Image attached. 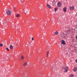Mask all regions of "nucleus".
Segmentation results:
<instances>
[{
  "instance_id": "1",
  "label": "nucleus",
  "mask_w": 77,
  "mask_h": 77,
  "mask_svg": "<svg viewBox=\"0 0 77 77\" xmlns=\"http://www.w3.org/2000/svg\"><path fill=\"white\" fill-rule=\"evenodd\" d=\"M6 14L8 15H10L11 14V11L10 10H7L6 11Z\"/></svg>"
},
{
  "instance_id": "2",
  "label": "nucleus",
  "mask_w": 77,
  "mask_h": 77,
  "mask_svg": "<svg viewBox=\"0 0 77 77\" xmlns=\"http://www.w3.org/2000/svg\"><path fill=\"white\" fill-rule=\"evenodd\" d=\"M57 6L59 8L60 7V6H62V4L61 3V2H58L57 4Z\"/></svg>"
},
{
  "instance_id": "3",
  "label": "nucleus",
  "mask_w": 77,
  "mask_h": 77,
  "mask_svg": "<svg viewBox=\"0 0 77 77\" xmlns=\"http://www.w3.org/2000/svg\"><path fill=\"white\" fill-rule=\"evenodd\" d=\"M68 66L65 67L64 69V72H66L68 71Z\"/></svg>"
},
{
  "instance_id": "4",
  "label": "nucleus",
  "mask_w": 77,
  "mask_h": 77,
  "mask_svg": "<svg viewBox=\"0 0 77 77\" xmlns=\"http://www.w3.org/2000/svg\"><path fill=\"white\" fill-rule=\"evenodd\" d=\"M60 36V38L61 39H62V38H65V35H64V33L61 35Z\"/></svg>"
},
{
  "instance_id": "5",
  "label": "nucleus",
  "mask_w": 77,
  "mask_h": 77,
  "mask_svg": "<svg viewBox=\"0 0 77 77\" xmlns=\"http://www.w3.org/2000/svg\"><path fill=\"white\" fill-rule=\"evenodd\" d=\"M28 12H29V10L28 9H26L25 10V11H24V13L25 14H28Z\"/></svg>"
},
{
  "instance_id": "6",
  "label": "nucleus",
  "mask_w": 77,
  "mask_h": 77,
  "mask_svg": "<svg viewBox=\"0 0 77 77\" xmlns=\"http://www.w3.org/2000/svg\"><path fill=\"white\" fill-rule=\"evenodd\" d=\"M61 43L62 44H63V45H65V44L66 43H65V41L63 40H62L61 41Z\"/></svg>"
},
{
  "instance_id": "7",
  "label": "nucleus",
  "mask_w": 77,
  "mask_h": 77,
  "mask_svg": "<svg viewBox=\"0 0 77 77\" xmlns=\"http://www.w3.org/2000/svg\"><path fill=\"white\" fill-rule=\"evenodd\" d=\"M74 6L70 7V11H73V10H74Z\"/></svg>"
},
{
  "instance_id": "8",
  "label": "nucleus",
  "mask_w": 77,
  "mask_h": 77,
  "mask_svg": "<svg viewBox=\"0 0 77 77\" xmlns=\"http://www.w3.org/2000/svg\"><path fill=\"white\" fill-rule=\"evenodd\" d=\"M73 71L74 72H75L77 71V67H75L73 69Z\"/></svg>"
},
{
  "instance_id": "9",
  "label": "nucleus",
  "mask_w": 77,
  "mask_h": 77,
  "mask_svg": "<svg viewBox=\"0 0 77 77\" xmlns=\"http://www.w3.org/2000/svg\"><path fill=\"white\" fill-rule=\"evenodd\" d=\"M66 7L63 8V11L65 12H66Z\"/></svg>"
},
{
  "instance_id": "10",
  "label": "nucleus",
  "mask_w": 77,
  "mask_h": 77,
  "mask_svg": "<svg viewBox=\"0 0 77 77\" xmlns=\"http://www.w3.org/2000/svg\"><path fill=\"white\" fill-rule=\"evenodd\" d=\"M46 6H47V7H48L49 9H51V6H50V5L48 4H47Z\"/></svg>"
},
{
  "instance_id": "11",
  "label": "nucleus",
  "mask_w": 77,
  "mask_h": 77,
  "mask_svg": "<svg viewBox=\"0 0 77 77\" xmlns=\"http://www.w3.org/2000/svg\"><path fill=\"white\" fill-rule=\"evenodd\" d=\"M27 64V62H25L23 63V66H26V65Z\"/></svg>"
},
{
  "instance_id": "12",
  "label": "nucleus",
  "mask_w": 77,
  "mask_h": 77,
  "mask_svg": "<svg viewBox=\"0 0 77 77\" xmlns=\"http://www.w3.org/2000/svg\"><path fill=\"white\" fill-rule=\"evenodd\" d=\"M3 26H6V24L7 23H6V22H3Z\"/></svg>"
},
{
  "instance_id": "13",
  "label": "nucleus",
  "mask_w": 77,
  "mask_h": 77,
  "mask_svg": "<svg viewBox=\"0 0 77 77\" xmlns=\"http://www.w3.org/2000/svg\"><path fill=\"white\" fill-rule=\"evenodd\" d=\"M10 48L11 50L13 49V46H12V45H10Z\"/></svg>"
},
{
  "instance_id": "14",
  "label": "nucleus",
  "mask_w": 77,
  "mask_h": 77,
  "mask_svg": "<svg viewBox=\"0 0 77 77\" xmlns=\"http://www.w3.org/2000/svg\"><path fill=\"white\" fill-rule=\"evenodd\" d=\"M54 33L55 35H58V34L59 33V32L57 31H56Z\"/></svg>"
},
{
  "instance_id": "15",
  "label": "nucleus",
  "mask_w": 77,
  "mask_h": 77,
  "mask_svg": "<svg viewBox=\"0 0 77 77\" xmlns=\"http://www.w3.org/2000/svg\"><path fill=\"white\" fill-rule=\"evenodd\" d=\"M16 17H20V14H17L16 15Z\"/></svg>"
},
{
  "instance_id": "16",
  "label": "nucleus",
  "mask_w": 77,
  "mask_h": 77,
  "mask_svg": "<svg viewBox=\"0 0 77 77\" xmlns=\"http://www.w3.org/2000/svg\"><path fill=\"white\" fill-rule=\"evenodd\" d=\"M21 58L22 60H23V59H24V56H23V55H22L21 57Z\"/></svg>"
},
{
  "instance_id": "17",
  "label": "nucleus",
  "mask_w": 77,
  "mask_h": 77,
  "mask_svg": "<svg viewBox=\"0 0 77 77\" xmlns=\"http://www.w3.org/2000/svg\"><path fill=\"white\" fill-rule=\"evenodd\" d=\"M19 3H23V0H20L19 1Z\"/></svg>"
},
{
  "instance_id": "18",
  "label": "nucleus",
  "mask_w": 77,
  "mask_h": 77,
  "mask_svg": "<svg viewBox=\"0 0 77 77\" xmlns=\"http://www.w3.org/2000/svg\"><path fill=\"white\" fill-rule=\"evenodd\" d=\"M73 76H74V75L72 74H70L69 75V77H72Z\"/></svg>"
},
{
  "instance_id": "19",
  "label": "nucleus",
  "mask_w": 77,
  "mask_h": 77,
  "mask_svg": "<svg viewBox=\"0 0 77 77\" xmlns=\"http://www.w3.org/2000/svg\"><path fill=\"white\" fill-rule=\"evenodd\" d=\"M48 54H49V52H48V51L46 55V57H48Z\"/></svg>"
},
{
  "instance_id": "20",
  "label": "nucleus",
  "mask_w": 77,
  "mask_h": 77,
  "mask_svg": "<svg viewBox=\"0 0 77 77\" xmlns=\"http://www.w3.org/2000/svg\"><path fill=\"white\" fill-rule=\"evenodd\" d=\"M51 69H52V70H53V71H54V70L55 69H54V68L53 67H51Z\"/></svg>"
},
{
  "instance_id": "21",
  "label": "nucleus",
  "mask_w": 77,
  "mask_h": 77,
  "mask_svg": "<svg viewBox=\"0 0 77 77\" xmlns=\"http://www.w3.org/2000/svg\"><path fill=\"white\" fill-rule=\"evenodd\" d=\"M5 48L7 51H9V48Z\"/></svg>"
},
{
  "instance_id": "22",
  "label": "nucleus",
  "mask_w": 77,
  "mask_h": 77,
  "mask_svg": "<svg viewBox=\"0 0 77 77\" xmlns=\"http://www.w3.org/2000/svg\"><path fill=\"white\" fill-rule=\"evenodd\" d=\"M3 44H0V47H3Z\"/></svg>"
},
{
  "instance_id": "23",
  "label": "nucleus",
  "mask_w": 77,
  "mask_h": 77,
  "mask_svg": "<svg viewBox=\"0 0 77 77\" xmlns=\"http://www.w3.org/2000/svg\"><path fill=\"white\" fill-rule=\"evenodd\" d=\"M56 3V1L55 0L54 1L53 4H55Z\"/></svg>"
},
{
  "instance_id": "24",
  "label": "nucleus",
  "mask_w": 77,
  "mask_h": 77,
  "mask_svg": "<svg viewBox=\"0 0 77 77\" xmlns=\"http://www.w3.org/2000/svg\"><path fill=\"white\" fill-rule=\"evenodd\" d=\"M54 10L55 11H57V8H55L54 9Z\"/></svg>"
},
{
  "instance_id": "25",
  "label": "nucleus",
  "mask_w": 77,
  "mask_h": 77,
  "mask_svg": "<svg viewBox=\"0 0 77 77\" xmlns=\"http://www.w3.org/2000/svg\"><path fill=\"white\" fill-rule=\"evenodd\" d=\"M33 40H34L33 37H32V41H33Z\"/></svg>"
},
{
  "instance_id": "26",
  "label": "nucleus",
  "mask_w": 77,
  "mask_h": 77,
  "mask_svg": "<svg viewBox=\"0 0 77 77\" xmlns=\"http://www.w3.org/2000/svg\"><path fill=\"white\" fill-rule=\"evenodd\" d=\"M75 62H76V63H77V59H76V60H75Z\"/></svg>"
},
{
  "instance_id": "27",
  "label": "nucleus",
  "mask_w": 77,
  "mask_h": 77,
  "mask_svg": "<svg viewBox=\"0 0 77 77\" xmlns=\"http://www.w3.org/2000/svg\"><path fill=\"white\" fill-rule=\"evenodd\" d=\"M29 5H32V3H29Z\"/></svg>"
},
{
  "instance_id": "28",
  "label": "nucleus",
  "mask_w": 77,
  "mask_h": 77,
  "mask_svg": "<svg viewBox=\"0 0 77 77\" xmlns=\"http://www.w3.org/2000/svg\"><path fill=\"white\" fill-rule=\"evenodd\" d=\"M25 9H26H26H27V7H25Z\"/></svg>"
},
{
  "instance_id": "29",
  "label": "nucleus",
  "mask_w": 77,
  "mask_h": 77,
  "mask_svg": "<svg viewBox=\"0 0 77 77\" xmlns=\"http://www.w3.org/2000/svg\"><path fill=\"white\" fill-rule=\"evenodd\" d=\"M14 9H16L15 7H14Z\"/></svg>"
},
{
  "instance_id": "30",
  "label": "nucleus",
  "mask_w": 77,
  "mask_h": 77,
  "mask_svg": "<svg viewBox=\"0 0 77 77\" xmlns=\"http://www.w3.org/2000/svg\"><path fill=\"white\" fill-rule=\"evenodd\" d=\"M63 67H64V68H65V66H63Z\"/></svg>"
},
{
  "instance_id": "31",
  "label": "nucleus",
  "mask_w": 77,
  "mask_h": 77,
  "mask_svg": "<svg viewBox=\"0 0 77 77\" xmlns=\"http://www.w3.org/2000/svg\"><path fill=\"white\" fill-rule=\"evenodd\" d=\"M44 60L42 59V60Z\"/></svg>"
}]
</instances>
